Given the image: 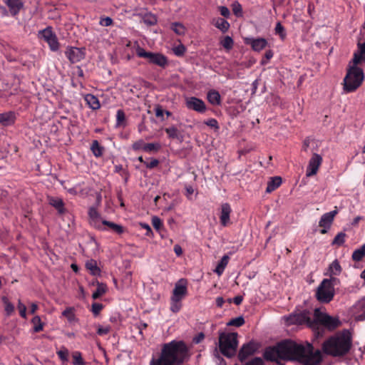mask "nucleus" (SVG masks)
Wrapping results in <instances>:
<instances>
[{
	"instance_id": "obj_54",
	"label": "nucleus",
	"mask_w": 365,
	"mask_h": 365,
	"mask_svg": "<svg viewBox=\"0 0 365 365\" xmlns=\"http://www.w3.org/2000/svg\"><path fill=\"white\" fill-rule=\"evenodd\" d=\"M284 29L281 23L278 22L275 27V32L281 36L282 38H284L285 36Z\"/></svg>"
},
{
	"instance_id": "obj_13",
	"label": "nucleus",
	"mask_w": 365,
	"mask_h": 365,
	"mask_svg": "<svg viewBox=\"0 0 365 365\" xmlns=\"http://www.w3.org/2000/svg\"><path fill=\"white\" fill-rule=\"evenodd\" d=\"M322 158L320 155L313 153L312 157L309 161V165L307 170V177H311L317 174L318 169L322 164Z\"/></svg>"
},
{
	"instance_id": "obj_57",
	"label": "nucleus",
	"mask_w": 365,
	"mask_h": 365,
	"mask_svg": "<svg viewBox=\"0 0 365 365\" xmlns=\"http://www.w3.org/2000/svg\"><path fill=\"white\" fill-rule=\"evenodd\" d=\"M219 10H220V14L222 16H223L224 17L227 18L230 16V12L227 7H226L225 6H221L219 7Z\"/></svg>"
},
{
	"instance_id": "obj_55",
	"label": "nucleus",
	"mask_w": 365,
	"mask_h": 365,
	"mask_svg": "<svg viewBox=\"0 0 365 365\" xmlns=\"http://www.w3.org/2000/svg\"><path fill=\"white\" fill-rule=\"evenodd\" d=\"M158 164H159V160L157 159H154V158H152L150 162H149V163L145 162V165L146 168H148L149 169H152V168L157 167L158 165Z\"/></svg>"
},
{
	"instance_id": "obj_29",
	"label": "nucleus",
	"mask_w": 365,
	"mask_h": 365,
	"mask_svg": "<svg viewBox=\"0 0 365 365\" xmlns=\"http://www.w3.org/2000/svg\"><path fill=\"white\" fill-rule=\"evenodd\" d=\"M106 225L109 227L110 230H113L114 232L120 235L124 232V227L118 224H115L113 222H110L108 220H102V226Z\"/></svg>"
},
{
	"instance_id": "obj_23",
	"label": "nucleus",
	"mask_w": 365,
	"mask_h": 365,
	"mask_svg": "<svg viewBox=\"0 0 365 365\" xmlns=\"http://www.w3.org/2000/svg\"><path fill=\"white\" fill-rule=\"evenodd\" d=\"M249 43H250L253 50L259 51L266 47L267 41L264 38H259L256 39H251Z\"/></svg>"
},
{
	"instance_id": "obj_60",
	"label": "nucleus",
	"mask_w": 365,
	"mask_h": 365,
	"mask_svg": "<svg viewBox=\"0 0 365 365\" xmlns=\"http://www.w3.org/2000/svg\"><path fill=\"white\" fill-rule=\"evenodd\" d=\"M272 56H273V52L271 50L267 51L265 54H264V58L266 59L265 60L262 59V61H261V63L262 64H266L267 61H269Z\"/></svg>"
},
{
	"instance_id": "obj_24",
	"label": "nucleus",
	"mask_w": 365,
	"mask_h": 365,
	"mask_svg": "<svg viewBox=\"0 0 365 365\" xmlns=\"http://www.w3.org/2000/svg\"><path fill=\"white\" fill-rule=\"evenodd\" d=\"M207 101L214 106H218L221 103V96L218 91L211 90L208 91L207 95Z\"/></svg>"
},
{
	"instance_id": "obj_22",
	"label": "nucleus",
	"mask_w": 365,
	"mask_h": 365,
	"mask_svg": "<svg viewBox=\"0 0 365 365\" xmlns=\"http://www.w3.org/2000/svg\"><path fill=\"white\" fill-rule=\"evenodd\" d=\"M137 16H140L143 23L148 26H153L157 24V17L151 13L138 14Z\"/></svg>"
},
{
	"instance_id": "obj_59",
	"label": "nucleus",
	"mask_w": 365,
	"mask_h": 365,
	"mask_svg": "<svg viewBox=\"0 0 365 365\" xmlns=\"http://www.w3.org/2000/svg\"><path fill=\"white\" fill-rule=\"evenodd\" d=\"M205 339V334L204 333L202 332H200L197 336H195L193 339H192V341L195 343V344H199L200 343L203 339Z\"/></svg>"
},
{
	"instance_id": "obj_64",
	"label": "nucleus",
	"mask_w": 365,
	"mask_h": 365,
	"mask_svg": "<svg viewBox=\"0 0 365 365\" xmlns=\"http://www.w3.org/2000/svg\"><path fill=\"white\" fill-rule=\"evenodd\" d=\"M358 46H359L358 52L365 56V43H359Z\"/></svg>"
},
{
	"instance_id": "obj_12",
	"label": "nucleus",
	"mask_w": 365,
	"mask_h": 365,
	"mask_svg": "<svg viewBox=\"0 0 365 365\" xmlns=\"http://www.w3.org/2000/svg\"><path fill=\"white\" fill-rule=\"evenodd\" d=\"M41 38L48 43L52 51H57L59 48V43L56 36L53 33L51 28H47L40 31Z\"/></svg>"
},
{
	"instance_id": "obj_34",
	"label": "nucleus",
	"mask_w": 365,
	"mask_h": 365,
	"mask_svg": "<svg viewBox=\"0 0 365 365\" xmlns=\"http://www.w3.org/2000/svg\"><path fill=\"white\" fill-rule=\"evenodd\" d=\"M229 257L227 255H225L221 259L220 262L216 267L215 272L218 274L219 275L221 274L225 269V267L227 266L228 263Z\"/></svg>"
},
{
	"instance_id": "obj_11",
	"label": "nucleus",
	"mask_w": 365,
	"mask_h": 365,
	"mask_svg": "<svg viewBox=\"0 0 365 365\" xmlns=\"http://www.w3.org/2000/svg\"><path fill=\"white\" fill-rule=\"evenodd\" d=\"M258 349L259 344L254 341L243 344L238 353L239 360L241 362L244 361L248 356L254 354Z\"/></svg>"
},
{
	"instance_id": "obj_14",
	"label": "nucleus",
	"mask_w": 365,
	"mask_h": 365,
	"mask_svg": "<svg viewBox=\"0 0 365 365\" xmlns=\"http://www.w3.org/2000/svg\"><path fill=\"white\" fill-rule=\"evenodd\" d=\"M187 108L202 113L206 111V105L203 101L196 97H190L186 100Z\"/></svg>"
},
{
	"instance_id": "obj_8",
	"label": "nucleus",
	"mask_w": 365,
	"mask_h": 365,
	"mask_svg": "<svg viewBox=\"0 0 365 365\" xmlns=\"http://www.w3.org/2000/svg\"><path fill=\"white\" fill-rule=\"evenodd\" d=\"M311 312L308 310H304L299 313H294L286 318L287 324H307L312 329H315V317L312 319Z\"/></svg>"
},
{
	"instance_id": "obj_37",
	"label": "nucleus",
	"mask_w": 365,
	"mask_h": 365,
	"mask_svg": "<svg viewBox=\"0 0 365 365\" xmlns=\"http://www.w3.org/2000/svg\"><path fill=\"white\" fill-rule=\"evenodd\" d=\"M171 29L178 35H183L185 32V26L178 22H174L171 24Z\"/></svg>"
},
{
	"instance_id": "obj_31",
	"label": "nucleus",
	"mask_w": 365,
	"mask_h": 365,
	"mask_svg": "<svg viewBox=\"0 0 365 365\" xmlns=\"http://www.w3.org/2000/svg\"><path fill=\"white\" fill-rule=\"evenodd\" d=\"M87 103L93 110H96L100 108V103L98 99L92 94H88L85 97Z\"/></svg>"
},
{
	"instance_id": "obj_45",
	"label": "nucleus",
	"mask_w": 365,
	"mask_h": 365,
	"mask_svg": "<svg viewBox=\"0 0 365 365\" xmlns=\"http://www.w3.org/2000/svg\"><path fill=\"white\" fill-rule=\"evenodd\" d=\"M165 133L168 135V136L171 138H178V130L174 127H170L165 129Z\"/></svg>"
},
{
	"instance_id": "obj_19",
	"label": "nucleus",
	"mask_w": 365,
	"mask_h": 365,
	"mask_svg": "<svg viewBox=\"0 0 365 365\" xmlns=\"http://www.w3.org/2000/svg\"><path fill=\"white\" fill-rule=\"evenodd\" d=\"M6 3L13 16L16 15L23 7V3L21 0H6Z\"/></svg>"
},
{
	"instance_id": "obj_40",
	"label": "nucleus",
	"mask_w": 365,
	"mask_h": 365,
	"mask_svg": "<svg viewBox=\"0 0 365 365\" xmlns=\"http://www.w3.org/2000/svg\"><path fill=\"white\" fill-rule=\"evenodd\" d=\"M62 315L68 319L69 322L75 320L74 308L68 307L63 312Z\"/></svg>"
},
{
	"instance_id": "obj_41",
	"label": "nucleus",
	"mask_w": 365,
	"mask_h": 365,
	"mask_svg": "<svg viewBox=\"0 0 365 365\" xmlns=\"http://www.w3.org/2000/svg\"><path fill=\"white\" fill-rule=\"evenodd\" d=\"M221 45L227 50H230L233 47L234 41L232 38L227 36L220 42Z\"/></svg>"
},
{
	"instance_id": "obj_58",
	"label": "nucleus",
	"mask_w": 365,
	"mask_h": 365,
	"mask_svg": "<svg viewBox=\"0 0 365 365\" xmlns=\"http://www.w3.org/2000/svg\"><path fill=\"white\" fill-rule=\"evenodd\" d=\"M110 330V327L109 326L106 327H99L97 330V334L98 335H104L107 334Z\"/></svg>"
},
{
	"instance_id": "obj_21",
	"label": "nucleus",
	"mask_w": 365,
	"mask_h": 365,
	"mask_svg": "<svg viewBox=\"0 0 365 365\" xmlns=\"http://www.w3.org/2000/svg\"><path fill=\"white\" fill-rule=\"evenodd\" d=\"M15 120V114L12 112H8L0 114V123L4 126L13 124Z\"/></svg>"
},
{
	"instance_id": "obj_35",
	"label": "nucleus",
	"mask_w": 365,
	"mask_h": 365,
	"mask_svg": "<svg viewBox=\"0 0 365 365\" xmlns=\"http://www.w3.org/2000/svg\"><path fill=\"white\" fill-rule=\"evenodd\" d=\"M93 155L96 157H100L103 155V148L101 146L98 140H93L91 148Z\"/></svg>"
},
{
	"instance_id": "obj_5",
	"label": "nucleus",
	"mask_w": 365,
	"mask_h": 365,
	"mask_svg": "<svg viewBox=\"0 0 365 365\" xmlns=\"http://www.w3.org/2000/svg\"><path fill=\"white\" fill-rule=\"evenodd\" d=\"M363 80V70L356 66L350 67L344 79V91L346 92L355 91L361 84Z\"/></svg>"
},
{
	"instance_id": "obj_20",
	"label": "nucleus",
	"mask_w": 365,
	"mask_h": 365,
	"mask_svg": "<svg viewBox=\"0 0 365 365\" xmlns=\"http://www.w3.org/2000/svg\"><path fill=\"white\" fill-rule=\"evenodd\" d=\"M212 24L215 25L218 29H220L222 33L227 32L230 28L229 22L225 19L220 17L213 19Z\"/></svg>"
},
{
	"instance_id": "obj_49",
	"label": "nucleus",
	"mask_w": 365,
	"mask_h": 365,
	"mask_svg": "<svg viewBox=\"0 0 365 365\" xmlns=\"http://www.w3.org/2000/svg\"><path fill=\"white\" fill-rule=\"evenodd\" d=\"M18 309L19 310V314H20L21 317H22L23 318H26V307L23 303H21V300H19Z\"/></svg>"
},
{
	"instance_id": "obj_28",
	"label": "nucleus",
	"mask_w": 365,
	"mask_h": 365,
	"mask_svg": "<svg viewBox=\"0 0 365 365\" xmlns=\"http://www.w3.org/2000/svg\"><path fill=\"white\" fill-rule=\"evenodd\" d=\"M48 203L54 207L60 213H63V202L61 198L53 197L48 196Z\"/></svg>"
},
{
	"instance_id": "obj_7",
	"label": "nucleus",
	"mask_w": 365,
	"mask_h": 365,
	"mask_svg": "<svg viewBox=\"0 0 365 365\" xmlns=\"http://www.w3.org/2000/svg\"><path fill=\"white\" fill-rule=\"evenodd\" d=\"M334 288L331 280L324 279L316 291V298L321 303L330 302L334 296Z\"/></svg>"
},
{
	"instance_id": "obj_50",
	"label": "nucleus",
	"mask_w": 365,
	"mask_h": 365,
	"mask_svg": "<svg viewBox=\"0 0 365 365\" xmlns=\"http://www.w3.org/2000/svg\"><path fill=\"white\" fill-rule=\"evenodd\" d=\"M365 59V56L359 53V52H356L354 54L353 58V63L354 65H357L362 60Z\"/></svg>"
},
{
	"instance_id": "obj_42",
	"label": "nucleus",
	"mask_w": 365,
	"mask_h": 365,
	"mask_svg": "<svg viewBox=\"0 0 365 365\" xmlns=\"http://www.w3.org/2000/svg\"><path fill=\"white\" fill-rule=\"evenodd\" d=\"M160 148L159 143H146L144 144L143 150L145 152L158 151Z\"/></svg>"
},
{
	"instance_id": "obj_46",
	"label": "nucleus",
	"mask_w": 365,
	"mask_h": 365,
	"mask_svg": "<svg viewBox=\"0 0 365 365\" xmlns=\"http://www.w3.org/2000/svg\"><path fill=\"white\" fill-rule=\"evenodd\" d=\"M181 306H182L181 301H175V300H173V299L171 298V307H170V310H171L173 312H174V313L178 312L180 309Z\"/></svg>"
},
{
	"instance_id": "obj_16",
	"label": "nucleus",
	"mask_w": 365,
	"mask_h": 365,
	"mask_svg": "<svg viewBox=\"0 0 365 365\" xmlns=\"http://www.w3.org/2000/svg\"><path fill=\"white\" fill-rule=\"evenodd\" d=\"M337 212L338 211L336 209L331 212L324 214L319 222V227L329 229Z\"/></svg>"
},
{
	"instance_id": "obj_9",
	"label": "nucleus",
	"mask_w": 365,
	"mask_h": 365,
	"mask_svg": "<svg viewBox=\"0 0 365 365\" xmlns=\"http://www.w3.org/2000/svg\"><path fill=\"white\" fill-rule=\"evenodd\" d=\"M136 54L140 58L148 59L149 63L158 65L161 67H165L168 63L167 58L164 55L158 53L146 51L140 46H138L136 48Z\"/></svg>"
},
{
	"instance_id": "obj_32",
	"label": "nucleus",
	"mask_w": 365,
	"mask_h": 365,
	"mask_svg": "<svg viewBox=\"0 0 365 365\" xmlns=\"http://www.w3.org/2000/svg\"><path fill=\"white\" fill-rule=\"evenodd\" d=\"M329 271L330 272L331 276L332 275H339L341 272V267L339 264V262L337 259H335L329 267Z\"/></svg>"
},
{
	"instance_id": "obj_3",
	"label": "nucleus",
	"mask_w": 365,
	"mask_h": 365,
	"mask_svg": "<svg viewBox=\"0 0 365 365\" xmlns=\"http://www.w3.org/2000/svg\"><path fill=\"white\" fill-rule=\"evenodd\" d=\"M352 345L351 336L349 331L344 330L330 336L322 344V351L334 357L345 356L350 351Z\"/></svg>"
},
{
	"instance_id": "obj_6",
	"label": "nucleus",
	"mask_w": 365,
	"mask_h": 365,
	"mask_svg": "<svg viewBox=\"0 0 365 365\" xmlns=\"http://www.w3.org/2000/svg\"><path fill=\"white\" fill-rule=\"evenodd\" d=\"M314 317H315V329L318 327L319 324H321L329 330L333 331L341 324L338 317H333L326 313H323L318 308L314 309Z\"/></svg>"
},
{
	"instance_id": "obj_33",
	"label": "nucleus",
	"mask_w": 365,
	"mask_h": 365,
	"mask_svg": "<svg viewBox=\"0 0 365 365\" xmlns=\"http://www.w3.org/2000/svg\"><path fill=\"white\" fill-rule=\"evenodd\" d=\"M364 257H365V245L356 250L352 254V259L356 262L361 260Z\"/></svg>"
},
{
	"instance_id": "obj_62",
	"label": "nucleus",
	"mask_w": 365,
	"mask_h": 365,
	"mask_svg": "<svg viewBox=\"0 0 365 365\" xmlns=\"http://www.w3.org/2000/svg\"><path fill=\"white\" fill-rule=\"evenodd\" d=\"M113 23V19L110 17H106V18H104L103 19H102V21H101V24L102 25H104L106 26H108L110 25H111Z\"/></svg>"
},
{
	"instance_id": "obj_30",
	"label": "nucleus",
	"mask_w": 365,
	"mask_h": 365,
	"mask_svg": "<svg viewBox=\"0 0 365 365\" xmlns=\"http://www.w3.org/2000/svg\"><path fill=\"white\" fill-rule=\"evenodd\" d=\"M97 289L93 293L92 298L93 299H98L101 295L104 294L107 292V286L106 284L96 281Z\"/></svg>"
},
{
	"instance_id": "obj_18",
	"label": "nucleus",
	"mask_w": 365,
	"mask_h": 365,
	"mask_svg": "<svg viewBox=\"0 0 365 365\" xmlns=\"http://www.w3.org/2000/svg\"><path fill=\"white\" fill-rule=\"evenodd\" d=\"M231 207L228 203H224L221 206L220 222L222 226H226L230 222Z\"/></svg>"
},
{
	"instance_id": "obj_17",
	"label": "nucleus",
	"mask_w": 365,
	"mask_h": 365,
	"mask_svg": "<svg viewBox=\"0 0 365 365\" xmlns=\"http://www.w3.org/2000/svg\"><path fill=\"white\" fill-rule=\"evenodd\" d=\"M88 215L90 217V224L98 230H103L102 222H101L100 221L101 216L97 210L93 207H91Z\"/></svg>"
},
{
	"instance_id": "obj_2",
	"label": "nucleus",
	"mask_w": 365,
	"mask_h": 365,
	"mask_svg": "<svg viewBox=\"0 0 365 365\" xmlns=\"http://www.w3.org/2000/svg\"><path fill=\"white\" fill-rule=\"evenodd\" d=\"M189 358L188 349L182 341L164 344L158 359H153L150 365H182Z\"/></svg>"
},
{
	"instance_id": "obj_63",
	"label": "nucleus",
	"mask_w": 365,
	"mask_h": 365,
	"mask_svg": "<svg viewBox=\"0 0 365 365\" xmlns=\"http://www.w3.org/2000/svg\"><path fill=\"white\" fill-rule=\"evenodd\" d=\"M155 115L157 117H161L163 115V110L160 106H157L155 107Z\"/></svg>"
},
{
	"instance_id": "obj_38",
	"label": "nucleus",
	"mask_w": 365,
	"mask_h": 365,
	"mask_svg": "<svg viewBox=\"0 0 365 365\" xmlns=\"http://www.w3.org/2000/svg\"><path fill=\"white\" fill-rule=\"evenodd\" d=\"M346 234L344 232L338 233L336 237L334 238L331 245L341 246L345 242Z\"/></svg>"
},
{
	"instance_id": "obj_47",
	"label": "nucleus",
	"mask_w": 365,
	"mask_h": 365,
	"mask_svg": "<svg viewBox=\"0 0 365 365\" xmlns=\"http://www.w3.org/2000/svg\"><path fill=\"white\" fill-rule=\"evenodd\" d=\"M103 305L100 303H93L91 307V311L95 316H98L103 309Z\"/></svg>"
},
{
	"instance_id": "obj_56",
	"label": "nucleus",
	"mask_w": 365,
	"mask_h": 365,
	"mask_svg": "<svg viewBox=\"0 0 365 365\" xmlns=\"http://www.w3.org/2000/svg\"><path fill=\"white\" fill-rule=\"evenodd\" d=\"M205 123L207 126H210L211 128H214L215 129L219 128L218 123H217V120L215 118H210V119L207 120Z\"/></svg>"
},
{
	"instance_id": "obj_25",
	"label": "nucleus",
	"mask_w": 365,
	"mask_h": 365,
	"mask_svg": "<svg viewBox=\"0 0 365 365\" xmlns=\"http://www.w3.org/2000/svg\"><path fill=\"white\" fill-rule=\"evenodd\" d=\"M317 148V143L313 139L309 138H306L302 144V150L306 153L312 152L314 153V150Z\"/></svg>"
},
{
	"instance_id": "obj_43",
	"label": "nucleus",
	"mask_w": 365,
	"mask_h": 365,
	"mask_svg": "<svg viewBox=\"0 0 365 365\" xmlns=\"http://www.w3.org/2000/svg\"><path fill=\"white\" fill-rule=\"evenodd\" d=\"M57 354L62 361H68L69 352L66 348L63 347L60 351H57Z\"/></svg>"
},
{
	"instance_id": "obj_1",
	"label": "nucleus",
	"mask_w": 365,
	"mask_h": 365,
	"mask_svg": "<svg viewBox=\"0 0 365 365\" xmlns=\"http://www.w3.org/2000/svg\"><path fill=\"white\" fill-rule=\"evenodd\" d=\"M263 356L267 361L277 364H279V360H286L296 361L302 365H318L322 361L321 351H314L312 344L304 346L292 340H284L275 346L267 348Z\"/></svg>"
},
{
	"instance_id": "obj_61",
	"label": "nucleus",
	"mask_w": 365,
	"mask_h": 365,
	"mask_svg": "<svg viewBox=\"0 0 365 365\" xmlns=\"http://www.w3.org/2000/svg\"><path fill=\"white\" fill-rule=\"evenodd\" d=\"M143 145H144L143 141L142 140H140L138 141L135 142L133 144L132 148L135 150H138L140 149H143Z\"/></svg>"
},
{
	"instance_id": "obj_53",
	"label": "nucleus",
	"mask_w": 365,
	"mask_h": 365,
	"mask_svg": "<svg viewBox=\"0 0 365 365\" xmlns=\"http://www.w3.org/2000/svg\"><path fill=\"white\" fill-rule=\"evenodd\" d=\"M245 365H264V361L260 357H255Z\"/></svg>"
},
{
	"instance_id": "obj_4",
	"label": "nucleus",
	"mask_w": 365,
	"mask_h": 365,
	"mask_svg": "<svg viewBox=\"0 0 365 365\" xmlns=\"http://www.w3.org/2000/svg\"><path fill=\"white\" fill-rule=\"evenodd\" d=\"M237 336L236 332L220 334L219 349L225 356L232 358L236 354L238 346Z\"/></svg>"
},
{
	"instance_id": "obj_52",
	"label": "nucleus",
	"mask_w": 365,
	"mask_h": 365,
	"mask_svg": "<svg viewBox=\"0 0 365 365\" xmlns=\"http://www.w3.org/2000/svg\"><path fill=\"white\" fill-rule=\"evenodd\" d=\"M117 123L118 125L121 124L125 120V113L123 110H118L117 111Z\"/></svg>"
},
{
	"instance_id": "obj_26",
	"label": "nucleus",
	"mask_w": 365,
	"mask_h": 365,
	"mask_svg": "<svg viewBox=\"0 0 365 365\" xmlns=\"http://www.w3.org/2000/svg\"><path fill=\"white\" fill-rule=\"evenodd\" d=\"M86 268L90 271L91 274L93 276L101 275V269L97 265V262L94 259L88 260L86 262Z\"/></svg>"
},
{
	"instance_id": "obj_10",
	"label": "nucleus",
	"mask_w": 365,
	"mask_h": 365,
	"mask_svg": "<svg viewBox=\"0 0 365 365\" xmlns=\"http://www.w3.org/2000/svg\"><path fill=\"white\" fill-rule=\"evenodd\" d=\"M187 279L182 278L175 284L171 298L175 301H181L187 293Z\"/></svg>"
},
{
	"instance_id": "obj_27",
	"label": "nucleus",
	"mask_w": 365,
	"mask_h": 365,
	"mask_svg": "<svg viewBox=\"0 0 365 365\" xmlns=\"http://www.w3.org/2000/svg\"><path fill=\"white\" fill-rule=\"evenodd\" d=\"M282 184L281 177H273L270 178V180L267 183L266 192L269 193L277 189Z\"/></svg>"
},
{
	"instance_id": "obj_48",
	"label": "nucleus",
	"mask_w": 365,
	"mask_h": 365,
	"mask_svg": "<svg viewBox=\"0 0 365 365\" xmlns=\"http://www.w3.org/2000/svg\"><path fill=\"white\" fill-rule=\"evenodd\" d=\"M152 224L153 227L157 230H159L163 225L161 220L157 216L152 217Z\"/></svg>"
},
{
	"instance_id": "obj_15",
	"label": "nucleus",
	"mask_w": 365,
	"mask_h": 365,
	"mask_svg": "<svg viewBox=\"0 0 365 365\" xmlns=\"http://www.w3.org/2000/svg\"><path fill=\"white\" fill-rule=\"evenodd\" d=\"M84 48L71 47L66 51V55L71 63L79 62L85 56Z\"/></svg>"
},
{
	"instance_id": "obj_51",
	"label": "nucleus",
	"mask_w": 365,
	"mask_h": 365,
	"mask_svg": "<svg viewBox=\"0 0 365 365\" xmlns=\"http://www.w3.org/2000/svg\"><path fill=\"white\" fill-rule=\"evenodd\" d=\"M174 53L178 56H182L185 52V47L183 45H179L174 48Z\"/></svg>"
},
{
	"instance_id": "obj_44",
	"label": "nucleus",
	"mask_w": 365,
	"mask_h": 365,
	"mask_svg": "<svg viewBox=\"0 0 365 365\" xmlns=\"http://www.w3.org/2000/svg\"><path fill=\"white\" fill-rule=\"evenodd\" d=\"M73 364L74 365H84V361L82 359L81 354L78 351L73 353Z\"/></svg>"
},
{
	"instance_id": "obj_36",
	"label": "nucleus",
	"mask_w": 365,
	"mask_h": 365,
	"mask_svg": "<svg viewBox=\"0 0 365 365\" xmlns=\"http://www.w3.org/2000/svg\"><path fill=\"white\" fill-rule=\"evenodd\" d=\"M31 322L34 325V332H39L41 330H43V324L41 322L40 317L35 316L32 319Z\"/></svg>"
},
{
	"instance_id": "obj_39",
	"label": "nucleus",
	"mask_w": 365,
	"mask_h": 365,
	"mask_svg": "<svg viewBox=\"0 0 365 365\" xmlns=\"http://www.w3.org/2000/svg\"><path fill=\"white\" fill-rule=\"evenodd\" d=\"M245 319L242 316L232 319L229 322L227 323V326H234L240 327L245 324Z\"/></svg>"
}]
</instances>
